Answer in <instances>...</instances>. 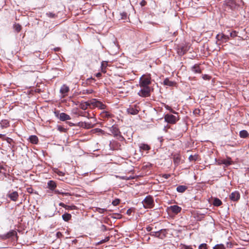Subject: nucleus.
<instances>
[{"mask_svg":"<svg viewBox=\"0 0 249 249\" xmlns=\"http://www.w3.org/2000/svg\"><path fill=\"white\" fill-rule=\"evenodd\" d=\"M70 91L69 87L66 84L63 85L60 89V93L62 94V97H65L68 95Z\"/></svg>","mask_w":249,"mask_h":249,"instance_id":"ddd939ff","label":"nucleus"},{"mask_svg":"<svg viewBox=\"0 0 249 249\" xmlns=\"http://www.w3.org/2000/svg\"><path fill=\"white\" fill-rule=\"evenodd\" d=\"M14 237L16 238V240L17 241L18 236L17 232L14 230H12L7 232L6 234L0 235V238L3 240H5L10 238L14 239Z\"/></svg>","mask_w":249,"mask_h":249,"instance_id":"423d86ee","label":"nucleus"},{"mask_svg":"<svg viewBox=\"0 0 249 249\" xmlns=\"http://www.w3.org/2000/svg\"><path fill=\"white\" fill-rule=\"evenodd\" d=\"M213 249H225L224 246L223 244H217L215 245Z\"/></svg>","mask_w":249,"mask_h":249,"instance_id":"2f4dec72","label":"nucleus"},{"mask_svg":"<svg viewBox=\"0 0 249 249\" xmlns=\"http://www.w3.org/2000/svg\"><path fill=\"white\" fill-rule=\"evenodd\" d=\"M163 84L164 85L172 86L174 84V83L170 81L168 78H165L163 81Z\"/></svg>","mask_w":249,"mask_h":249,"instance_id":"cd10ccee","label":"nucleus"},{"mask_svg":"<svg viewBox=\"0 0 249 249\" xmlns=\"http://www.w3.org/2000/svg\"><path fill=\"white\" fill-rule=\"evenodd\" d=\"M120 178H122V179H125L124 177H120Z\"/></svg>","mask_w":249,"mask_h":249,"instance_id":"69168bd1","label":"nucleus"},{"mask_svg":"<svg viewBox=\"0 0 249 249\" xmlns=\"http://www.w3.org/2000/svg\"><path fill=\"white\" fill-rule=\"evenodd\" d=\"M223 163L227 166L230 165L231 164V161L228 160H223Z\"/></svg>","mask_w":249,"mask_h":249,"instance_id":"ea45409f","label":"nucleus"},{"mask_svg":"<svg viewBox=\"0 0 249 249\" xmlns=\"http://www.w3.org/2000/svg\"><path fill=\"white\" fill-rule=\"evenodd\" d=\"M7 197L13 201H16L18 197V194L17 191L9 192L7 195Z\"/></svg>","mask_w":249,"mask_h":249,"instance_id":"4468645a","label":"nucleus"},{"mask_svg":"<svg viewBox=\"0 0 249 249\" xmlns=\"http://www.w3.org/2000/svg\"><path fill=\"white\" fill-rule=\"evenodd\" d=\"M164 119L166 122L172 124H175L178 121V119L175 116L169 114H167L165 115Z\"/></svg>","mask_w":249,"mask_h":249,"instance_id":"9b49d317","label":"nucleus"},{"mask_svg":"<svg viewBox=\"0 0 249 249\" xmlns=\"http://www.w3.org/2000/svg\"><path fill=\"white\" fill-rule=\"evenodd\" d=\"M237 36V32L236 31H233L230 33V36L234 38Z\"/></svg>","mask_w":249,"mask_h":249,"instance_id":"79ce46f5","label":"nucleus"},{"mask_svg":"<svg viewBox=\"0 0 249 249\" xmlns=\"http://www.w3.org/2000/svg\"><path fill=\"white\" fill-rule=\"evenodd\" d=\"M120 16L121 17V19H125L127 18V14L125 12H123L120 13Z\"/></svg>","mask_w":249,"mask_h":249,"instance_id":"f704fd0d","label":"nucleus"},{"mask_svg":"<svg viewBox=\"0 0 249 249\" xmlns=\"http://www.w3.org/2000/svg\"><path fill=\"white\" fill-rule=\"evenodd\" d=\"M0 125L2 128L8 127L9 126V122L7 120H3L0 122Z\"/></svg>","mask_w":249,"mask_h":249,"instance_id":"412c9836","label":"nucleus"},{"mask_svg":"<svg viewBox=\"0 0 249 249\" xmlns=\"http://www.w3.org/2000/svg\"><path fill=\"white\" fill-rule=\"evenodd\" d=\"M149 234L152 236L162 239L166 237L167 232L165 229H161L158 231H154L150 232Z\"/></svg>","mask_w":249,"mask_h":249,"instance_id":"20e7f679","label":"nucleus"},{"mask_svg":"<svg viewBox=\"0 0 249 249\" xmlns=\"http://www.w3.org/2000/svg\"><path fill=\"white\" fill-rule=\"evenodd\" d=\"M142 89L138 92V94L141 97H146L150 96V89L149 87H141Z\"/></svg>","mask_w":249,"mask_h":249,"instance_id":"0eeeda50","label":"nucleus"},{"mask_svg":"<svg viewBox=\"0 0 249 249\" xmlns=\"http://www.w3.org/2000/svg\"><path fill=\"white\" fill-rule=\"evenodd\" d=\"M102 76V74L100 72L96 73V76L98 78H100Z\"/></svg>","mask_w":249,"mask_h":249,"instance_id":"6e6d98bb","label":"nucleus"},{"mask_svg":"<svg viewBox=\"0 0 249 249\" xmlns=\"http://www.w3.org/2000/svg\"><path fill=\"white\" fill-rule=\"evenodd\" d=\"M76 207L74 205L69 206L67 205V207H65L66 210H73L75 209Z\"/></svg>","mask_w":249,"mask_h":249,"instance_id":"a18cd8bd","label":"nucleus"},{"mask_svg":"<svg viewBox=\"0 0 249 249\" xmlns=\"http://www.w3.org/2000/svg\"><path fill=\"white\" fill-rule=\"evenodd\" d=\"M46 15L50 18H55L57 15L52 12H48L46 13Z\"/></svg>","mask_w":249,"mask_h":249,"instance_id":"473e14b6","label":"nucleus"},{"mask_svg":"<svg viewBox=\"0 0 249 249\" xmlns=\"http://www.w3.org/2000/svg\"><path fill=\"white\" fill-rule=\"evenodd\" d=\"M27 191L29 193L32 194L33 193V189L32 188H28Z\"/></svg>","mask_w":249,"mask_h":249,"instance_id":"3c124183","label":"nucleus"},{"mask_svg":"<svg viewBox=\"0 0 249 249\" xmlns=\"http://www.w3.org/2000/svg\"><path fill=\"white\" fill-rule=\"evenodd\" d=\"M197 159V156H196V155H190L189 157V160H190V161H193V160H196Z\"/></svg>","mask_w":249,"mask_h":249,"instance_id":"4c0bfd02","label":"nucleus"},{"mask_svg":"<svg viewBox=\"0 0 249 249\" xmlns=\"http://www.w3.org/2000/svg\"><path fill=\"white\" fill-rule=\"evenodd\" d=\"M59 205L60 206H62V207L65 208L66 207H67V205L65 204L64 203L62 202H60L59 204Z\"/></svg>","mask_w":249,"mask_h":249,"instance_id":"864d4df0","label":"nucleus"},{"mask_svg":"<svg viewBox=\"0 0 249 249\" xmlns=\"http://www.w3.org/2000/svg\"><path fill=\"white\" fill-rule=\"evenodd\" d=\"M110 237L109 236L106 237L104 239H103L98 243H96L97 245H99L102 244L104 243H106L109 240Z\"/></svg>","mask_w":249,"mask_h":249,"instance_id":"c85d7f7f","label":"nucleus"},{"mask_svg":"<svg viewBox=\"0 0 249 249\" xmlns=\"http://www.w3.org/2000/svg\"><path fill=\"white\" fill-rule=\"evenodd\" d=\"M101 228L102 231H105L107 230V227L104 225H102Z\"/></svg>","mask_w":249,"mask_h":249,"instance_id":"de8ad7c7","label":"nucleus"},{"mask_svg":"<svg viewBox=\"0 0 249 249\" xmlns=\"http://www.w3.org/2000/svg\"><path fill=\"white\" fill-rule=\"evenodd\" d=\"M188 49L186 46H182L178 49V53L179 55H183L187 51Z\"/></svg>","mask_w":249,"mask_h":249,"instance_id":"6ab92c4d","label":"nucleus"},{"mask_svg":"<svg viewBox=\"0 0 249 249\" xmlns=\"http://www.w3.org/2000/svg\"><path fill=\"white\" fill-rule=\"evenodd\" d=\"M94 131H95V132L97 133H99L102 134H105L104 131L100 128H95L94 129Z\"/></svg>","mask_w":249,"mask_h":249,"instance_id":"37998d69","label":"nucleus"},{"mask_svg":"<svg viewBox=\"0 0 249 249\" xmlns=\"http://www.w3.org/2000/svg\"><path fill=\"white\" fill-rule=\"evenodd\" d=\"M187 189V187L185 185H179L177 187L176 190L179 193H184Z\"/></svg>","mask_w":249,"mask_h":249,"instance_id":"5701e85b","label":"nucleus"},{"mask_svg":"<svg viewBox=\"0 0 249 249\" xmlns=\"http://www.w3.org/2000/svg\"><path fill=\"white\" fill-rule=\"evenodd\" d=\"M220 39L221 40H227L229 39V37L228 36L225 35L224 34H222L221 36Z\"/></svg>","mask_w":249,"mask_h":249,"instance_id":"c03bdc74","label":"nucleus"},{"mask_svg":"<svg viewBox=\"0 0 249 249\" xmlns=\"http://www.w3.org/2000/svg\"><path fill=\"white\" fill-rule=\"evenodd\" d=\"M249 133L245 130H241L239 132V136L242 138H246L249 137Z\"/></svg>","mask_w":249,"mask_h":249,"instance_id":"b1692460","label":"nucleus"},{"mask_svg":"<svg viewBox=\"0 0 249 249\" xmlns=\"http://www.w3.org/2000/svg\"><path fill=\"white\" fill-rule=\"evenodd\" d=\"M138 108V107L137 105L130 106L127 109V112L131 115H136L139 112V110Z\"/></svg>","mask_w":249,"mask_h":249,"instance_id":"f8f14e48","label":"nucleus"},{"mask_svg":"<svg viewBox=\"0 0 249 249\" xmlns=\"http://www.w3.org/2000/svg\"><path fill=\"white\" fill-rule=\"evenodd\" d=\"M191 70L195 73H201V70L199 64H195L191 68Z\"/></svg>","mask_w":249,"mask_h":249,"instance_id":"aec40b11","label":"nucleus"},{"mask_svg":"<svg viewBox=\"0 0 249 249\" xmlns=\"http://www.w3.org/2000/svg\"><path fill=\"white\" fill-rule=\"evenodd\" d=\"M108 128L109 129L111 134L113 135L114 137H116L120 141H123L124 140V138L122 136L119 128L116 125H113L112 126L109 127Z\"/></svg>","mask_w":249,"mask_h":249,"instance_id":"f257e3e1","label":"nucleus"},{"mask_svg":"<svg viewBox=\"0 0 249 249\" xmlns=\"http://www.w3.org/2000/svg\"><path fill=\"white\" fill-rule=\"evenodd\" d=\"M90 104L94 107H96L101 109H104L106 107V106L101 101L97 100L96 99H92L90 101Z\"/></svg>","mask_w":249,"mask_h":249,"instance_id":"1a4fd4ad","label":"nucleus"},{"mask_svg":"<svg viewBox=\"0 0 249 249\" xmlns=\"http://www.w3.org/2000/svg\"><path fill=\"white\" fill-rule=\"evenodd\" d=\"M54 193L56 194H61L63 196H69L70 195V194L69 193H64V192H62L61 191H59V190H55L54 191Z\"/></svg>","mask_w":249,"mask_h":249,"instance_id":"7c9ffc66","label":"nucleus"},{"mask_svg":"<svg viewBox=\"0 0 249 249\" xmlns=\"http://www.w3.org/2000/svg\"><path fill=\"white\" fill-rule=\"evenodd\" d=\"M146 230L148 231H150V232H152L153 231V228L150 226H148L146 227Z\"/></svg>","mask_w":249,"mask_h":249,"instance_id":"09e8293b","label":"nucleus"},{"mask_svg":"<svg viewBox=\"0 0 249 249\" xmlns=\"http://www.w3.org/2000/svg\"><path fill=\"white\" fill-rule=\"evenodd\" d=\"M91 81H95V79L94 78H88L87 80V83L91 82Z\"/></svg>","mask_w":249,"mask_h":249,"instance_id":"603ef678","label":"nucleus"},{"mask_svg":"<svg viewBox=\"0 0 249 249\" xmlns=\"http://www.w3.org/2000/svg\"><path fill=\"white\" fill-rule=\"evenodd\" d=\"M60 132H64L66 131V129L61 126H58L57 129Z\"/></svg>","mask_w":249,"mask_h":249,"instance_id":"49530a36","label":"nucleus"},{"mask_svg":"<svg viewBox=\"0 0 249 249\" xmlns=\"http://www.w3.org/2000/svg\"><path fill=\"white\" fill-rule=\"evenodd\" d=\"M58 175L59 176H63L64 175V173H62V172H59V173H58Z\"/></svg>","mask_w":249,"mask_h":249,"instance_id":"052dcab7","label":"nucleus"},{"mask_svg":"<svg viewBox=\"0 0 249 249\" xmlns=\"http://www.w3.org/2000/svg\"><path fill=\"white\" fill-rule=\"evenodd\" d=\"M213 205L214 206H220L221 205H222V201L218 198H215L213 200Z\"/></svg>","mask_w":249,"mask_h":249,"instance_id":"bb28decb","label":"nucleus"},{"mask_svg":"<svg viewBox=\"0 0 249 249\" xmlns=\"http://www.w3.org/2000/svg\"><path fill=\"white\" fill-rule=\"evenodd\" d=\"M70 125L71 126H75V125L74 124L71 123ZM76 125L79 126V127L84 128H86V129H89V128H91L93 127V125L91 123H87L85 122H80Z\"/></svg>","mask_w":249,"mask_h":249,"instance_id":"9d476101","label":"nucleus"},{"mask_svg":"<svg viewBox=\"0 0 249 249\" xmlns=\"http://www.w3.org/2000/svg\"><path fill=\"white\" fill-rule=\"evenodd\" d=\"M30 142L33 144H37L38 142V139L36 135H32L29 137Z\"/></svg>","mask_w":249,"mask_h":249,"instance_id":"4be33fe9","label":"nucleus"},{"mask_svg":"<svg viewBox=\"0 0 249 249\" xmlns=\"http://www.w3.org/2000/svg\"><path fill=\"white\" fill-rule=\"evenodd\" d=\"M203 78L204 79H209V76H208L207 75H204V76L203 77Z\"/></svg>","mask_w":249,"mask_h":249,"instance_id":"13d9d810","label":"nucleus"},{"mask_svg":"<svg viewBox=\"0 0 249 249\" xmlns=\"http://www.w3.org/2000/svg\"><path fill=\"white\" fill-rule=\"evenodd\" d=\"M102 72H106V71H104V70L102 69Z\"/></svg>","mask_w":249,"mask_h":249,"instance_id":"338daca9","label":"nucleus"},{"mask_svg":"<svg viewBox=\"0 0 249 249\" xmlns=\"http://www.w3.org/2000/svg\"><path fill=\"white\" fill-rule=\"evenodd\" d=\"M147 2L145 0H142L141 3H140V4L142 6H145Z\"/></svg>","mask_w":249,"mask_h":249,"instance_id":"8fccbe9b","label":"nucleus"},{"mask_svg":"<svg viewBox=\"0 0 249 249\" xmlns=\"http://www.w3.org/2000/svg\"><path fill=\"white\" fill-rule=\"evenodd\" d=\"M107 114H108V113H107V112H106V116L108 115Z\"/></svg>","mask_w":249,"mask_h":249,"instance_id":"774afa93","label":"nucleus"},{"mask_svg":"<svg viewBox=\"0 0 249 249\" xmlns=\"http://www.w3.org/2000/svg\"><path fill=\"white\" fill-rule=\"evenodd\" d=\"M151 84V77L150 75H142L140 79V87H149Z\"/></svg>","mask_w":249,"mask_h":249,"instance_id":"39448f33","label":"nucleus"},{"mask_svg":"<svg viewBox=\"0 0 249 249\" xmlns=\"http://www.w3.org/2000/svg\"><path fill=\"white\" fill-rule=\"evenodd\" d=\"M140 148L144 151H148L150 149V146L147 144L142 143L140 145Z\"/></svg>","mask_w":249,"mask_h":249,"instance_id":"393cba45","label":"nucleus"},{"mask_svg":"<svg viewBox=\"0 0 249 249\" xmlns=\"http://www.w3.org/2000/svg\"><path fill=\"white\" fill-rule=\"evenodd\" d=\"M62 217L63 220L67 222L71 219V215L70 213H65L62 215Z\"/></svg>","mask_w":249,"mask_h":249,"instance_id":"a878e982","label":"nucleus"},{"mask_svg":"<svg viewBox=\"0 0 249 249\" xmlns=\"http://www.w3.org/2000/svg\"><path fill=\"white\" fill-rule=\"evenodd\" d=\"M171 111L173 113H176V112L175 111H173L172 109H171Z\"/></svg>","mask_w":249,"mask_h":249,"instance_id":"e2e57ef3","label":"nucleus"},{"mask_svg":"<svg viewBox=\"0 0 249 249\" xmlns=\"http://www.w3.org/2000/svg\"><path fill=\"white\" fill-rule=\"evenodd\" d=\"M207 245L205 243H203L199 246L198 249H207Z\"/></svg>","mask_w":249,"mask_h":249,"instance_id":"a19ab883","label":"nucleus"},{"mask_svg":"<svg viewBox=\"0 0 249 249\" xmlns=\"http://www.w3.org/2000/svg\"><path fill=\"white\" fill-rule=\"evenodd\" d=\"M80 116H85L83 114V113H81L80 114Z\"/></svg>","mask_w":249,"mask_h":249,"instance_id":"0e129e2a","label":"nucleus"},{"mask_svg":"<svg viewBox=\"0 0 249 249\" xmlns=\"http://www.w3.org/2000/svg\"><path fill=\"white\" fill-rule=\"evenodd\" d=\"M96 210L100 213H103L107 211V209L100 208H96Z\"/></svg>","mask_w":249,"mask_h":249,"instance_id":"c9c22d12","label":"nucleus"},{"mask_svg":"<svg viewBox=\"0 0 249 249\" xmlns=\"http://www.w3.org/2000/svg\"><path fill=\"white\" fill-rule=\"evenodd\" d=\"M120 200L118 198H116L112 201V204L114 206H117L120 203Z\"/></svg>","mask_w":249,"mask_h":249,"instance_id":"58836bf2","label":"nucleus"},{"mask_svg":"<svg viewBox=\"0 0 249 249\" xmlns=\"http://www.w3.org/2000/svg\"><path fill=\"white\" fill-rule=\"evenodd\" d=\"M14 29L17 32H19L21 29V26L19 24H16L14 25Z\"/></svg>","mask_w":249,"mask_h":249,"instance_id":"72a5a7b5","label":"nucleus"},{"mask_svg":"<svg viewBox=\"0 0 249 249\" xmlns=\"http://www.w3.org/2000/svg\"><path fill=\"white\" fill-rule=\"evenodd\" d=\"M62 234L60 232H57L56 233V236L57 237H59L60 236H62Z\"/></svg>","mask_w":249,"mask_h":249,"instance_id":"4d7b16f0","label":"nucleus"},{"mask_svg":"<svg viewBox=\"0 0 249 249\" xmlns=\"http://www.w3.org/2000/svg\"><path fill=\"white\" fill-rule=\"evenodd\" d=\"M169 175H164V178H168V177H169Z\"/></svg>","mask_w":249,"mask_h":249,"instance_id":"680f3d73","label":"nucleus"},{"mask_svg":"<svg viewBox=\"0 0 249 249\" xmlns=\"http://www.w3.org/2000/svg\"><path fill=\"white\" fill-rule=\"evenodd\" d=\"M48 188L53 191L55 190L56 187V184L53 180H49L47 183Z\"/></svg>","mask_w":249,"mask_h":249,"instance_id":"f3484780","label":"nucleus"},{"mask_svg":"<svg viewBox=\"0 0 249 249\" xmlns=\"http://www.w3.org/2000/svg\"><path fill=\"white\" fill-rule=\"evenodd\" d=\"M90 105V102L82 101L79 105V107L83 110H86Z\"/></svg>","mask_w":249,"mask_h":249,"instance_id":"a211bd4d","label":"nucleus"},{"mask_svg":"<svg viewBox=\"0 0 249 249\" xmlns=\"http://www.w3.org/2000/svg\"><path fill=\"white\" fill-rule=\"evenodd\" d=\"M6 142L10 144V146L13 148L14 147V145H12V143L14 142L13 140L10 138H6Z\"/></svg>","mask_w":249,"mask_h":249,"instance_id":"e433bc0d","label":"nucleus"},{"mask_svg":"<svg viewBox=\"0 0 249 249\" xmlns=\"http://www.w3.org/2000/svg\"><path fill=\"white\" fill-rule=\"evenodd\" d=\"M93 92V90L92 89H84L82 91H81L80 93H82L83 94H89Z\"/></svg>","mask_w":249,"mask_h":249,"instance_id":"c756f323","label":"nucleus"},{"mask_svg":"<svg viewBox=\"0 0 249 249\" xmlns=\"http://www.w3.org/2000/svg\"><path fill=\"white\" fill-rule=\"evenodd\" d=\"M54 113L55 116L61 121H65L67 120H69L71 119L70 115L64 112L60 113L59 111H54Z\"/></svg>","mask_w":249,"mask_h":249,"instance_id":"6e6552de","label":"nucleus"},{"mask_svg":"<svg viewBox=\"0 0 249 249\" xmlns=\"http://www.w3.org/2000/svg\"><path fill=\"white\" fill-rule=\"evenodd\" d=\"M236 7L235 2L233 0H225L224 3L225 11L230 12L233 11Z\"/></svg>","mask_w":249,"mask_h":249,"instance_id":"f03ea898","label":"nucleus"},{"mask_svg":"<svg viewBox=\"0 0 249 249\" xmlns=\"http://www.w3.org/2000/svg\"><path fill=\"white\" fill-rule=\"evenodd\" d=\"M143 206L145 209L152 208L154 206V199L150 196H148L142 201Z\"/></svg>","mask_w":249,"mask_h":249,"instance_id":"7ed1b4c3","label":"nucleus"},{"mask_svg":"<svg viewBox=\"0 0 249 249\" xmlns=\"http://www.w3.org/2000/svg\"><path fill=\"white\" fill-rule=\"evenodd\" d=\"M240 195L238 191H234L232 192L230 195V198L231 200L236 201L239 199Z\"/></svg>","mask_w":249,"mask_h":249,"instance_id":"2eb2a0df","label":"nucleus"},{"mask_svg":"<svg viewBox=\"0 0 249 249\" xmlns=\"http://www.w3.org/2000/svg\"><path fill=\"white\" fill-rule=\"evenodd\" d=\"M131 213V210L130 209L127 210L126 213L128 215H130Z\"/></svg>","mask_w":249,"mask_h":249,"instance_id":"5fc2aeb1","label":"nucleus"},{"mask_svg":"<svg viewBox=\"0 0 249 249\" xmlns=\"http://www.w3.org/2000/svg\"><path fill=\"white\" fill-rule=\"evenodd\" d=\"M220 37H221V36H220L219 35H217L216 36V38L218 40H221V39H220Z\"/></svg>","mask_w":249,"mask_h":249,"instance_id":"bf43d9fd","label":"nucleus"},{"mask_svg":"<svg viewBox=\"0 0 249 249\" xmlns=\"http://www.w3.org/2000/svg\"><path fill=\"white\" fill-rule=\"evenodd\" d=\"M169 209L171 211L172 213L178 214L180 212L181 208L178 205H172L169 207Z\"/></svg>","mask_w":249,"mask_h":249,"instance_id":"dca6fc26","label":"nucleus"}]
</instances>
